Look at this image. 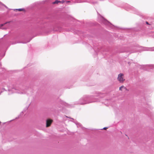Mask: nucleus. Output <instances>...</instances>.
Here are the masks:
<instances>
[{
	"mask_svg": "<svg viewBox=\"0 0 154 154\" xmlns=\"http://www.w3.org/2000/svg\"><path fill=\"white\" fill-rule=\"evenodd\" d=\"M117 80L121 83H123L125 79L124 77V75L122 73H120L118 75Z\"/></svg>",
	"mask_w": 154,
	"mask_h": 154,
	"instance_id": "f257e3e1",
	"label": "nucleus"
},
{
	"mask_svg": "<svg viewBox=\"0 0 154 154\" xmlns=\"http://www.w3.org/2000/svg\"><path fill=\"white\" fill-rule=\"evenodd\" d=\"M8 23H4L3 24H2L0 26V28H1V27L3 26H4L5 25H6V24H7Z\"/></svg>",
	"mask_w": 154,
	"mask_h": 154,
	"instance_id": "423d86ee",
	"label": "nucleus"
},
{
	"mask_svg": "<svg viewBox=\"0 0 154 154\" xmlns=\"http://www.w3.org/2000/svg\"><path fill=\"white\" fill-rule=\"evenodd\" d=\"M5 29H6V28H5ZM3 29H5V28H3Z\"/></svg>",
	"mask_w": 154,
	"mask_h": 154,
	"instance_id": "1a4fd4ad",
	"label": "nucleus"
},
{
	"mask_svg": "<svg viewBox=\"0 0 154 154\" xmlns=\"http://www.w3.org/2000/svg\"><path fill=\"white\" fill-rule=\"evenodd\" d=\"M107 128H104L103 129L105 130H106V129Z\"/></svg>",
	"mask_w": 154,
	"mask_h": 154,
	"instance_id": "6e6552de",
	"label": "nucleus"
},
{
	"mask_svg": "<svg viewBox=\"0 0 154 154\" xmlns=\"http://www.w3.org/2000/svg\"><path fill=\"white\" fill-rule=\"evenodd\" d=\"M123 89H124L125 90H126V91L128 90L127 88L123 85H122L119 87V89L121 91H122V90Z\"/></svg>",
	"mask_w": 154,
	"mask_h": 154,
	"instance_id": "7ed1b4c3",
	"label": "nucleus"
},
{
	"mask_svg": "<svg viewBox=\"0 0 154 154\" xmlns=\"http://www.w3.org/2000/svg\"><path fill=\"white\" fill-rule=\"evenodd\" d=\"M146 23L147 24H148V25H149V23H148V22L147 21H146Z\"/></svg>",
	"mask_w": 154,
	"mask_h": 154,
	"instance_id": "0eeeda50",
	"label": "nucleus"
},
{
	"mask_svg": "<svg viewBox=\"0 0 154 154\" xmlns=\"http://www.w3.org/2000/svg\"><path fill=\"white\" fill-rule=\"evenodd\" d=\"M16 10L19 11H25V9L24 8H20L16 9Z\"/></svg>",
	"mask_w": 154,
	"mask_h": 154,
	"instance_id": "20e7f679",
	"label": "nucleus"
},
{
	"mask_svg": "<svg viewBox=\"0 0 154 154\" xmlns=\"http://www.w3.org/2000/svg\"><path fill=\"white\" fill-rule=\"evenodd\" d=\"M53 121L51 119H48L46 120V127H48L50 126L53 122Z\"/></svg>",
	"mask_w": 154,
	"mask_h": 154,
	"instance_id": "f03ea898",
	"label": "nucleus"
},
{
	"mask_svg": "<svg viewBox=\"0 0 154 154\" xmlns=\"http://www.w3.org/2000/svg\"><path fill=\"white\" fill-rule=\"evenodd\" d=\"M59 2H60V1H58L57 0V1H56L55 2H54L53 3L54 4H57Z\"/></svg>",
	"mask_w": 154,
	"mask_h": 154,
	"instance_id": "39448f33",
	"label": "nucleus"
}]
</instances>
